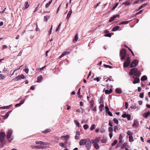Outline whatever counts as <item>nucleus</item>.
Here are the masks:
<instances>
[{
	"label": "nucleus",
	"instance_id": "338daca9",
	"mask_svg": "<svg viewBox=\"0 0 150 150\" xmlns=\"http://www.w3.org/2000/svg\"><path fill=\"white\" fill-rule=\"evenodd\" d=\"M94 80L95 81L96 80L97 82H98L100 81V79H99V78L98 77H97V78H95L94 79Z\"/></svg>",
	"mask_w": 150,
	"mask_h": 150
},
{
	"label": "nucleus",
	"instance_id": "864d4df0",
	"mask_svg": "<svg viewBox=\"0 0 150 150\" xmlns=\"http://www.w3.org/2000/svg\"><path fill=\"white\" fill-rule=\"evenodd\" d=\"M108 131L109 132L111 133L113 131V128L111 127H110L108 128Z\"/></svg>",
	"mask_w": 150,
	"mask_h": 150
},
{
	"label": "nucleus",
	"instance_id": "a878e982",
	"mask_svg": "<svg viewBox=\"0 0 150 150\" xmlns=\"http://www.w3.org/2000/svg\"><path fill=\"white\" fill-rule=\"evenodd\" d=\"M115 92L117 93L121 94L122 93V90L119 88H117L115 89Z\"/></svg>",
	"mask_w": 150,
	"mask_h": 150
},
{
	"label": "nucleus",
	"instance_id": "58836bf2",
	"mask_svg": "<svg viewBox=\"0 0 150 150\" xmlns=\"http://www.w3.org/2000/svg\"><path fill=\"white\" fill-rule=\"evenodd\" d=\"M127 134L129 136H132V133L130 131L128 130L127 132Z\"/></svg>",
	"mask_w": 150,
	"mask_h": 150
},
{
	"label": "nucleus",
	"instance_id": "6e6d98bb",
	"mask_svg": "<svg viewBox=\"0 0 150 150\" xmlns=\"http://www.w3.org/2000/svg\"><path fill=\"white\" fill-rule=\"evenodd\" d=\"M19 80V75L16 76V77L13 79V80L15 81H17Z\"/></svg>",
	"mask_w": 150,
	"mask_h": 150
},
{
	"label": "nucleus",
	"instance_id": "ea45409f",
	"mask_svg": "<svg viewBox=\"0 0 150 150\" xmlns=\"http://www.w3.org/2000/svg\"><path fill=\"white\" fill-rule=\"evenodd\" d=\"M129 141L130 142H132L134 141L132 136H129Z\"/></svg>",
	"mask_w": 150,
	"mask_h": 150
},
{
	"label": "nucleus",
	"instance_id": "aec40b11",
	"mask_svg": "<svg viewBox=\"0 0 150 150\" xmlns=\"http://www.w3.org/2000/svg\"><path fill=\"white\" fill-rule=\"evenodd\" d=\"M112 92V89L110 88L109 90H105V94H110Z\"/></svg>",
	"mask_w": 150,
	"mask_h": 150
},
{
	"label": "nucleus",
	"instance_id": "ddd939ff",
	"mask_svg": "<svg viewBox=\"0 0 150 150\" xmlns=\"http://www.w3.org/2000/svg\"><path fill=\"white\" fill-rule=\"evenodd\" d=\"M69 136L68 135H67L66 136H62L61 137V139L63 140H67L69 139Z\"/></svg>",
	"mask_w": 150,
	"mask_h": 150
},
{
	"label": "nucleus",
	"instance_id": "bf43d9fd",
	"mask_svg": "<svg viewBox=\"0 0 150 150\" xmlns=\"http://www.w3.org/2000/svg\"><path fill=\"white\" fill-rule=\"evenodd\" d=\"M144 93H141L139 94V97L141 98H143L144 97Z\"/></svg>",
	"mask_w": 150,
	"mask_h": 150
},
{
	"label": "nucleus",
	"instance_id": "f257e3e1",
	"mask_svg": "<svg viewBox=\"0 0 150 150\" xmlns=\"http://www.w3.org/2000/svg\"><path fill=\"white\" fill-rule=\"evenodd\" d=\"M141 73L140 71H138V69L136 68L132 69L129 72L130 75L134 74V76L137 77H139Z\"/></svg>",
	"mask_w": 150,
	"mask_h": 150
},
{
	"label": "nucleus",
	"instance_id": "39448f33",
	"mask_svg": "<svg viewBox=\"0 0 150 150\" xmlns=\"http://www.w3.org/2000/svg\"><path fill=\"white\" fill-rule=\"evenodd\" d=\"M131 58L130 57H128L126 61L124 63L123 67H128L129 65L130 62Z\"/></svg>",
	"mask_w": 150,
	"mask_h": 150
},
{
	"label": "nucleus",
	"instance_id": "f704fd0d",
	"mask_svg": "<svg viewBox=\"0 0 150 150\" xmlns=\"http://www.w3.org/2000/svg\"><path fill=\"white\" fill-rule=\"evenodd\" d=\"M90 104L91 107H93L94 105V101L93 100H91L90 102Z\"/></svg>",
	"mask_w": 150,
	"mask_h": 150
},
{
	"label": "nucleus",
	"instance_id": "423d86ee",
	"mask_svg": "<svg viewBox=\"0 0 150 150\" xmlns=\"http://www.w3.org/2000/svg\"><path fill=\"white\" fill-rule=\"evenodd\" d=\"M138 63V60L134 59L132 62L130 64V68L134 67H136Z\"/></svg>",
	"mask_w": 150,
	"mask_h": 150
},
{
	"label": "nucleus",
	"instance_id": "72a5a7b5",
	"mask_svg": "<svg viewBox=\"0 0 150 150\" xmlns=\"http://www.w3.org/2000/svg\"><path fill=\"white\" fill-rule=\"evenodd\" d=\"M131 108L133 109H136L137 108V110H138L139 109V107L138 106L137 107H136V104L135 103H134L133 104V106L132 107H131Z\"/></svg>",
	"mask_w": 150,
	"mask_h": 150
},
{
	"label": "nucleus",
	"instance_id": "0e129e2a",
	"mask_svg": "<svg viewBox=\"0 0 150 150\" xmlns=\"http://www.w3.org/2000/svg\"><path fill=\"white\" fill-rule=\"evenodd\" d=\"M105 111L106 112H107L108 111H109V108L108 106H105Z\"/></svg>",
	"mask_w": 150,
	"mask_h": 150
},
{
	"label": "nucleus",
	"instance_id": "2f4dec72",
	"mask_svg": "<svg viewBox=\"0 0 150 150\" xmlns=\"http://www.w3.org/2000/svg\"><path fill=\"white\" fill-rule=\"evenodd\" d=\"M147 4H143V5L140 6H139V8H138V9H137V11L140 9H141L143 7H145V6H146Z\"/></svg>",
	"mask_w": 150,
	"mask_h": 150
},
{
	"label": "nucleus",
	"instance_id": "473e14b6",
	"mask_svg": "<svg viewBox=\"0 0 150 150\" xmlns=\"http://www.w3.org/2000/svg\"><path fill=\"white\" fill-rule=\"evenodd\" d=\"M104 107V105L103 104H100L99 106V108L100 111L102 112L103 111V108Z\"/></svg>",
	"mask_w": 150,
	"mask_h": 150
},
{
	"label": "nucleus",
	"instance_id": "9b49d317",
	"mask_svg": "<svg viewBox=\"0 0 150 150\" xmlns=\"http://www.w3.org/2000/svg\"><path fill=\"white\" fill-rule=\"evenodd\" d=\"M12 134V131L11 130H9L7 133L6 138L7 139H9Z\"/></svg>",
	"mask_w": 150,
	"mask_h": 150
},
{
	"label": "nucleus",
	"instance_id": "5701e85b",
	"mask_svg": "<svg viewBox=\"0 0 150 150\" xmlns=\"http://www.w3.org/2000/svg\"><path fill=\"white\" fill-rule=\"evenodd\" d=\"M11 111H9L6 114V115L5 116H2L4 117V119H5L8 117L9 116L10 114L11 113Z\"/></svg>",
	"mask_w": 150,
	"mask_h": 150
},
{
	"label": "nucleus",
	"instance_id": "1a4fd4ad",
	"mask_svg": "<svg viewBox=\"0 0 150 150\" xmlns=\"http://www.w3.org/2000/svg\"><path fill=\"white\" fill-rule=\"evenodd\" d=\"M18 69H15L14 71L13 74L11 75V76H13V77H16L18 75Z\"/></svg>",
	"mask_w": 150,
	"mask_h": 150
},
{
	"label": "nucleus",
	"instance_id": "e433bc0d",
	"mask_svg": "<svg viewBox=\"0 0 150 150\" xmlns=\"http://www.w3.org/2000/svg\"><path fill=\"white\" fill-rule=\"evenodd\" d=\"M119 130V127L118 126V125L114 126V131L115 132H116V130Z\"/></svg>",
	"mask_w": 150,
	"mask_h": 150
},
{
	"label": "nucleus",
	"instance_id": "6e6552de",
	"mask_svg": "<svg viewBox=\"0 0 150 150\" xmlns=\"http://www.w3.org/2000/svg\"><path fill=\"white\" fill-rule=\"evenodd\" d=\"M122 117L123 118L127 117L128 120H131V115L130 114H127L125 113H124L122 115Z\"/></svg>",
	"mask_w": 150,
	"mask_h": 150
},
{
	"label": "nucleus",
	"instance_id": "79ce46f5",
	"mask_svg": "<svg viewBox=\"0 0 150 150\" xmlns=\"http://www.w3.org/2000/svg\"><path fill=\"white\" fill-rule=\"evenodd\" d=\"M12 105H9V106H3V109H9L10 108L11 106Z\"/></svg>",
	"mask_w": 150,
	"mask_h": 150
},
{
	"label": "nucleus",
	"instance_id": "412c9836",
	"mask_svg": "<svg viewBox=\"0 0 150 150\" xmlns=\"http://www.w3.org/2000/svg\"><path fill=\"white\" fill-rule=\"evenodd\" d=\"M72 13V11L71 9V10L69 11V13L67 15V17L66 18L68 20L69 19Z\"/></svg>",
	"mask_w": 150,
	"mask_h": 150
},
{
	"label": "nucleus",
	"instance_id": "a19ab883",
	"mask_svg": "<svg viewBox=\"0 0 150 150\" xmlns=\"http://www.w3.org/2000/svg\"><path fill=\"white\" fill-rule=\"evenodd\" d=\"M26 78V77L23 74H21L19 75V79H24Z\"/></svg>",
	"mask_w": 150,
	"mask_h": 150
},
{
	"label": "nucleus",
	"instance_id": "c03bdc74",
	"mask_svg": "<svg viewBox=\"0 0 150 150\" xmlns=\"http://www.w3.org/2000/svg\"><path fill=\"white\" fill-rule=\"evenodd\" d=\"M52 2V0L50 1L48 3L46 4L45 5V7L46 8H48L49 6V5Z\"/></svg>",
	"mask_w": 150,
	"mask_h": 150
},
{
	"label": "nucleus",
	"instance_id": "09e8293b",
	"mask_svg": "<svg viewBox=\"0 0 150 150\" xmlns=\"http://www.w3.org/2000/svg\"><path fill=\"white\" fill-rule=\"evenodd\" d=\"M113 121L116 124H118V121L117 119L114 118L113 119Z\"/></svg>",
	"mask_w": 150,
	"mask_h": 150
},
{
	"label": "nucleus",
	"instance_id": "4c0bfd02",
	"mask_svg": "<svg viewBox=\"0 0 150 150\" xmlns=\"http://www.w3.org/2000/svg\"><path fill=\"white\" fill-rule=\"evenodd\" d=\"M59 145L62 147L66 148V147L65 146L64 143L62 142H60L59 143Z\"/></svg>",
	"mask_w": 150,
	"mask_h": 150
},
{
	"label": "nucleus",
	"instance_id": "13d9d810",
	"mask_svg": "<svg viewBox=\"0 0 150 150\" xmlns=\"http://www.w3.org/2000/svg\"><path fill=\"white\" fill-rule=\"evenodd\" d=\"M8 69H7V68H5L3 70V72L4 73H7V72H8Z\"/></svg>",
	"mask_w": 150,
	"mask_h": 150
},
{
	"label": "nucleus",
	"instance_id": "4be33fe9",
	"mask_svg": "<svg viewBox=\"0 0 150 150\" xmlns=\"http://www.w3.org/2000/svg\"><path fill=\"white\" fill-rule=\"evenodd\" d=\"M80 135V133L79 132L76 131V136H75V139L76 140H78L79 138V136Z\"/></svg>",
	"mask_w": 150,
	"mask_h": 150
},
{
	"label": "nucleus",
	"instance_id": "393cba45",
	"mask_svg": "<svg viewBox=\"0 0 150 150\" xmlns=\"http://www.w3.org/2000/svg\"><path fill=\"white\" fill-rule=\"evenodd\" d=\"M120 28V27L119 26H116L114 27L113 29L112 30V31H116L119 30Z\"/></svg>",
	"mask_w": 150,
	"mask_h": 150
},
{
	"label": "nucleus",
	"instance_id": "a211bd4d",
	"mask_svg": "<svg viewBox=\"0 0 150 150\" xmlns=\"http://www.w3.org/2000/svg\"><path fill=\"white\" fill-rule=\"evenodd\" d=\"M140 81V79L139 78H135L134 79V81L133 82V83L134 84H136V83H139Z\"/></svg>",
	"mask_w": 150,
	"mask_h": 150
},
{
	"label": "nucleus",
	"instance_id": "4468645a",
	"mask_svg": "<svg viewBox=\"0 0 150 150\" xmlns=\"http://www.w3.org/2000/svg\"><path fill=\"white\" fill-rule=\"evenodd\" d=\"M35 143L36 144H40L43 145H46L47 144V142H43L42 141H36Z\"/></svg>",
	"mask_w": 150,
	"mask_h": 150
},
{
	"label": "nucleus",
	"instance_id": "bb28decb",
	"mask_svg": "<svg viewBox=\"0 0 150 150\" xmlns=\"http://www.w3.org/2000/svg\"><path fill=\"white\" fill-rule=\"evenodd\" d=\"M42 79V76L40 75L38 76L37 79V82H40Z\"/></svg>",
	"mask_w": 150,
	"mask_h": 150
},
{
	"label": "nucleus",
	"instance_id": "0eeeda50",
	"mask_svg": "<svg viewBox=\"0 0 150 150\" xmlns=\"http://www.w3.org/2000/svg\"><path fill=\"white\" fill-rule=\"evenodd\" d=\"M101 138L100 137H96L95 139H92L91 142L93 144H98L99 143Z\"/></svg>",
	"mask_w": 150,
	"mask_h": 150
},
{
	"label": "nucleus",
	"instance_id": "5fc2aeb1",
	"mask_svg": "<svg viewBox=\"0 0 150 150\" xmlns=\"http://www.w3.org/2000/svg\"><path fill=\"white\" fill-rule=\"evenodd\" d=\"M61 25V23H60L59 25H58V27L56 29V32H57L59 30V29H60V27Z\"/></svg>",
	"mask_w": 150,
	"mask_h": 150
},
{
	"label": "nucleus",
	"instance_id": "052dcab7",
	"mask_svg": "<svg viewBox=\"0 0 150 150\" xmlns=\"http://www.w3.org/2000/svg\"><path fill=\"white\" fill-rule=\"evenodd\" d=\"M104 66L106 68H109L110 69H111L112 68V67L110 66L109 65H107L106 64H104Z\"/></svg>",
	"mask_w": 150,
	"mask_h": 150
},
{
	"label": "nucleus",
	"instance_id": "3c124183",
	"mask_svg": "<svg viewBox=\"0 0 150 150\" xmlns=\"http://www.w3.org/2000/svg\"><path fill=\"white\" fill-rule=\"evenodd\" d=\"M107 142V139L105 138H103L101 140V142L102 143H105Z\"/></svg>",
	"mask_w": 150,
	"mask_h": 150
},
{
	"label": "nucleus",
	"instance_id": "20e7f679",
	"mask_svg": "<svg viewBox=\"0 0 150 150\" xmlns=\"http://www.w3.org/2000/svg\"><path fill=\"white\" fill-rule=\"evenodd\" d=\"M92 144L90 140L88 139L87 140L85 144V146L87 150L90 149L91 146Z\"/></svg>",
	"mask_w": 150,
	"mask_h": 150
},
{
	"label": "nucleus",
	"instance_id": "6ab92c4d",
	"mask_svg": "<svg viewBox=\"0 0 150 150\" xmlns=\"http://www.w3.org/2000/svg\"><path fill=\"white\" fill-rule=\"evenodd\" d=\"M150 115V112L148 111L146 112H144L143 115V116L145 118L147 117L148 115Z\"/></svg>",
	"mask_w": 150,
	"mask_h": 150
},
{
	"label": "nucleus",
	"instance_id": "b1692460",
	"mask_svg": "<svg viewBox=\"0 0 150 150\" xmlns=\"http://www.w3.org/2000/svg\"><path fill=\"white\" fill-rule=\"evenodd\" d=\"M69 52H64L59 57V58H61L64 56L66 55L67 54H69Z\"/></svg>",
	"mask_w": 150,
	"mask_h": 150
},
{
	"label": "nucleus",
	"instance_id": "e2e57ef3",
	"mask_svg": "<svg viewBox=\"0 0 150 150\" xmlns=\"http://www.w3.org/2000/svg\"><path fill=\"white\" fill-rule=\"evenodd\" d=\"M128 50H129L131 52L132 54V55L133 56H134V53L133 52V51H132V50L129 48H128Z\"/></svg>",
	"mask_w": 150,
	"mask_h": 150
},
{
	"label": "nucleus",
	"instance_id": "cd10ccee",
	"mask_svg": "<svg viewBox=\"0 0 150 150\" xmlns=\"http://www.w3.org/2000/svg\"><path fill=\"white\" fill-rule=\"evenodd\" d=\"M51 130L50 129H47L45 130L42 131V133L46 134L48 132H50L51 131Z\"/></svg>",
	"mask_w": 150,
	"mask_h": 150
},
{
	"label": "nucleus",
	"instance_id": "774afa93",
	"mask_svg": "<svg viewBox=\"0 0 150 150\" xmlns=\"http://www.w3.org/2000/svg\"><path fill=\"white\" fill-rule=\"evenodd\" d=\"M127 144L126 143H125L123 144H122V148H123L124 147L126 146H127Z\"/></svg>",
	"mask_w": 150,
	"mask_h": 150
},
{
	"label": "nucleus",
	"instance_id": "7ed1b4c3",
	"mask_svg": "<svg viewBox=\"0 0 150 150\" xmlns=\"http://www.w3.org/2000/svg\"><path fill=\"white\" fill-rule=\"evenodd\" d=\"M6 135L5 133L1 132L0 134V142L3 144L5 139Z\"/></svg>",
	"mask_w": 150,
	"mask_h": 150
},
{
	"label": "nucleus",
	"instance_id": "c85d7f7f",
	"mask_svg": "<svg viewBox=\"0 0 150 150\" xmlns=\"http://www.w3.org/2000/svg\"><path fill=\"white\" fill-rule=\"evenodd\" d=\"M147 77L146 76H143L141 78V80L142 81H144L147 79Z\"/></svg>",
	"mask_w": 150,
	"mask_h": 150
},
{
	"label": "nucleus",
	"instance_id": "8fccbe9b",
	"mask_svg": "<svg viewBox=\"0 0 150 150\" xmlns=\"http://www.w3.org/2000/svg\"><path fill=\"white\" fill-rule=\"evenodd\" d=\"M117 142V140H115L113 142L112 144L111 145L112 146H114L115 145Z\"/></svg>",
	"mask_w": 150,
	"mask_h": 150
},
{
	"label": "nucleus",
	"instance_id": "680f3d73",
	"mask_svg": "<svg viewBox=\"0 0 150 150\" xmlns=\"http://www.w3.org/2000/svg\"><path fill=\"white\" fill-rule=\"evenodd\" d=\"M106 112L108 114V115H109V116H112V114L109 111H108V112Z\"/></svg>",
	"mask_w": 150,
	"mask_h": 150
},
{
	"label": "nucleus",
	"instance_id": "37998d69",
	"mask_svg": "<svg viewBox=\"0 0 150 150\" xmlns=\"http://www.w3.org/2000/svg\"><path fill=\"white\" fill-rule=\"evenodd\" d=\"M74 122L75 123L76 125V126H78V127H79L80 125L79 123L76 120H75L74 121Z\"/></svg>",
	"mask_w": 150,
	"mask_h": 150
},
{
	"label": "nucleus",
	"instance_id": "7c9ffc66",
	"mask_svg": "<svg viewBox=\"0 0 150 150\" xmlns=\"http://www.w3.org/2000/svg\"><path fill=\"white\" fill-rule=\"evenodd\" d=\"M129 22V21H125L123 22H122L119 23V25H121L123 24H127Z\"/></svg>",
	"mask_w": 150,
	"mask_h": 150
},
{
	"label": "nucleus",
	"instance_id": "4d7b16f0",
	"mask_svg": "<svg viewBox=\"0 0 150 150\" xmlns=\"http://www.w3.org/2000/svg\"><path fill=\"white\" fill-rule=\"evenodd\" d=\"M25 4L26 5L24 9H25L26 8H27L29 6V5H28V2H26L25 3Z\"/></svg>",
	"mask_w": 150,
	"mask_h": 150
},
{
	"label": "nucleus",
	"instance_id": "a18cd8bd",
	"mask_svg": "<svg viewBox=\"0 0 150 150\" xmlns=\"http://www.w3.org/2000/svg\"><path fill=\"white\" fill-rule=\"evenodd\" d=\"M95 125H92L90 127V130L93 131L95 128Z\"/></svg>",
	"mask_w": 150,
	"mask_h": 150
},
{
	"label": "nucleus",
	"instance_id": "de8ad7c7",
	"mask_svg": "<svg viewBox=\"0 0 150 150\" xmlns=\"http://www.w3.org/2000/svg\"><path fill=\"white\" fill-rule=\"evenodd\" d=\"M83 127L84 129L86 130L88 128V126L87 124H85L83 126Z\"/></svg>",
	"mask_w": 150,
	"mask_h": 150
},
{
	"label": "nucleus",
	"instance_id": "c756f323",
	"mask_svg": "<svg viewBox=\"0 0 150 150\" xmlns=\"http://www.w3.org/2000/svg\"><path fill=\"white\" fill-rule=\"evenodd\" d=\"M93 145L94 148L97 149H98L100 147L99 145L98 144H93Z\"/></svg>",
	"mask_w": 150,
	"mask_h": 150
},
{
	"label": "nucleus",
	"instance_id": "603ef678",
	"mask_svg": "<svg viewBox=\"0 0 150 150\" xmlns=\"http://www.w3.org/2000/svg\"><path fill=\"white\" fill-rule=\"evenodd\" d=\"M105 37H110L111 36V33H108L105 34Z\"/></svg>",
	"mask_w": 150,
	"mask_h": 150
},
{
	"label": "nucleus",
	"instance_id": "f03ea898",
	"mask_svg": "<svg viewBox=\"0 0 150 150\" xmlns=\"http://www.w3.org/2000/svg\"><path fill=\"white\" fill-rule=\"evenodd\" d=\"M126 53V51L125 49H122L120 52V56L121 58V59L123 60L124 59L125 57Z\"/></svg>",
	"mask_w": 150,
	"mask_h": 150
},
{
	"label": "nucleus",
	"instance_id": "2eb2a0df",
	"mask_svg": "<svg viewBox=\"0 0 150 150\" xmlns=\"http://www.w3.org/2000/svg\"><path fill=\"white\" fill-rule=\"evenodd\" d=\"M139 124V123L138 122L134 120L133 123V124L132 125L133 127L135 128L137 127Z\"/></svg>",
	"mask_w": 150,
	"mask_h": 150
},
{
	"label": "nucleus",
	"instance_id": "9d476101",
	"mask_svg": "<svg viewBox=\"0 0 150 150\" xmlns=\"http://www.w3.org/2000/svg\"><path fill=\"white\" fill-rule=\"evenodd\" d=\"M88 138L86 139H84L81 140L79 142V145L80 146H83L85 145L87 139Z\"/></svg>",
	"mask_w": 150,
	"mask_h": 150
},
{
	"label": "nucleus",
	"instance_id": "c9c22d12",
	"mask_svg": "<svg viewBox=\"0 0 150 150\" xmlns=\"http://www.w3.org/2000/svg\"><path fill=\"white\" fill-rule=\"evenodd\" d=\"M50 18V16H44V19L45 21L47 22L48 19Z\"/></svg>",
	"mask_w": 150,
	"mask_h": 150
},
{
	"label": "nucleus",
	"instance_id": "f8f14e48",
	"mask_svg": "<svg viewBox=\"0 0 150 150\" xmlns=\"http://www.w3.org/2000/svg\"><path fill=\"white\" fill-rule=\"evenodd\" d=\"M120 17L119 15V14H117L113 17H111L110 19L109 20V22H111L114 20H115V18L117 17L118 18H119Z\"/></svg>",
	"mask_w": 150,
	"mask_h": 150
},
{
	"label": "nucleus",
	"instance_id": "69168bd1",
	"mask_svg": "<svg viewBox=\"0 0 150 150\" xmlns=\"http://www.w3.org/2000/svg\"><path fill=\"white\" fill-rule=\"evenodd\" d=\"M5 78L4 76H3L2 74H0V79H2Z\"/></svg>",
	"mask_w": 150,
	"mask_h": 150
},
{
	"label": "nucleus",
	"instance_id": "dca6fc26",
	"mask_svg": "<svg viewBox=\"0 0 150 150\" xmlns=\"http://www.w3.org/2000/svg\"><path fill=\"white\" fill-rule=\"evenodd\" d=\"M31 147L33 149L38 148L39 149L43 148V146L41 145L32 146Z\"/></svg>",
	"mask_w": 150,
	"mask_h": 150
},
{
	"label": "nucleus",
	"instance_id": "49530a36",
	"mask_svg": "<svg viewBox=\"0 0 150 150\" xmlns=\"http://www.w3.org/2000/svg\"><path fill=\"white\" fill-rule=\"evenodd\" d=\"M78 40V35H77V34H76L74 37V38L73 40V41H77Z\"/></svg>",
	"mask_w": 150,
	"mask_h": 150
},
{
	"label": "nucleus",
	"instance_id": "f3484780",
	"mask_svg": "<svg viewBox=\"0 0 150 150\" xmlns=\"http://www.w3.org/2000/svg\"><path fill=\"white\" fill-rule=\"evenodd\" d=\"M130 1V0H128L126 1L125 2H124L122 4L125 5V6H128L130 5L131 4Z\"/></svg>",
	"mask_w": 150,
	"mask_h": 150
}]
</instances>
